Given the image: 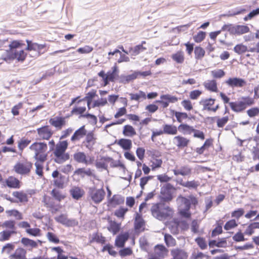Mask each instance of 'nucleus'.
Wrapping results in <instances>:
<instances>
[{
    "mask_svg": "<svg viewBox=\"0 0 259 259\" xmlns=\"http://www.w3.org/2000/svg\"><path fill=\"white\" fill-rule=\"evenodd\" d=\"M171 112L172 113V115L176 118L177 121L179 123H180V124L183 123V121L189 118L188 115L186 112H179L175 110H172Z\"/></svg>",
    "mask_w": 259,
    "mask_h": 259,
    "instance_id": "09e8293b",
    "label": "nucleus"
},
{
    "mask_svg": "<svg viewBox=\"0 0 259 259\" xmlns=\"http://www.w3.org/2000/svg\"><path fill=\"white\" fill-rule=\"evenodd\" d=\"M129 237L130 235L128 232L119 234L116 236L115 240V245L119 248L123 247Z\"/></svg>",
    "mask_w": 259,
    "mask_h": 259,
    "instance_id": "5701e85b",
    "label": "nucleus"
},
{
    "mask_svg": "<svg viewBox=\"0 0 259 259\" xmlns=\"http://www.w3.org/2000/svg\"><path fill=\"white\" fill-rule=\"evenodd\" d=\"M235 34L242 35L250 31L249 27L247 25H238L234 26L233 29Z\"/></svg>",
    "mask_w": 259,
    "mask_h": 259,
    "instance_id": "a18cd8bd",
    "label": "nucleus"
},
{
    "mask_svg": "<svg viewBox=\"0 0 259 259\" xmlns=\"http://www.w3.org/2000/svg\"><path fill=\"white\" fill-rule=\"evenodd\" d=\"M52 176L54 178L53 184L58 188L63 189L65 184V177L57 170L53 171Z\"/></svg>",
    "mask_w": 259,
    "mask_h": 259,
    "instance_id": "f3484780",
    "label": "nucleus"
},
{
    "mask_svg": "<svg viewBox=\"0 0 259 259\" xmlns=\"http://www.w3.org/2000/svg\"><path fill=\"white\" fill-rule=\"evenodd\" d=\"M97 96V91L96 90H92L86 94L85 97L82 99H79L78 102H83L84 101L92 102L93 99Z\"/></svg>",
    "mask_w": 259,
    "mask_h": 259,
    "instance_id": "4d7b16f0",
    "label": "nucleus"
},
{
    "mask_svg": "<svg viewBox=\"0 0 259 259\" xmlns=\"http://www.w3.org/2000/svg\"><path fill=\"white\" fill-rule=\"evenodd\" d=\"M7 186L11 188L19 189L21 187V182L14 176H9L6 180Z\"/></svg>",
    "mask_w": 259,
    "mask_h": 259,
    "instance_id": "bb28decb",
    "label": "nucleus"
},
{
    "mask_svg": "<svg viewBox=\"0 0 259 259\" xmlns=\"http://www.w3.org/2000/svg\"><path fill=\"white\" fill-rule=\"evenodd\" d=\"M202 110L209 112H216L220 108L219 104H215V99L211 98H203L199 102Z\"/></svg>",
    "mask_w": 259,
    "mask_h": 259,
    "instance_id": "0eeeda50",
    "label": "nucleus"
},
{
    "mask_svg": "<svg viewBox=\"0 0 259 259\" xmlns=\"http://www.w3.org/2000/svg\"><path fill=\"white\" fill-rule=\"evenodd\" d=\"M3 228L6 229L7 231L9 232H13L14 234H17L16 227V222L13 220L5 221L2 225Z\"/></svg>",
    "mask_w": 259,
    "mask_h": 259,
    "instance_id": "7c9ffc66",
    "label": "nucleus"
},
{
    "mask_svg": "<svg viewBox=\"0 0 259 259\" xmlns=\"http://www.w3.org/2000/svg\"><path fill=\"white\" fill-rule=\"evenodd\" d=\"M111 71H108L107 73L106 83L107 84H109L110 81H114L115 79L118 76L119 70L116 64L111 68Z\"/></svg>",
    "mask_w": 259,
    "mask_h": 259,
    "instance_id": "393cba45",
    "label": "nucleus"
},
{
    "mask_svg": "<svg viewBox=\"0 0 259 259\" xmlns=\"http://www.w3.org/2000/svg\"><path fill=\"white\" fill-rule=\"evenodd\" d=\"M234 51L238 55H241L247 52H251L258 54L259 58V41H258L253 47L248 48L247 46L243 43L236 45L233 49Z\"/></svg>",
    "mask_w": 259,
    "mask_h": 259,
    "instance_id": "9d476101",
    "label": "nucleus"
},
{
    "mask_svg": "<svg viewBox=\"0 0 259 259\" xmlns=\"http://www.w3.org/2000/svg\"><path fill=\"white\" fill-rule=\"evenodd\" d=\"M68 146V143L66 140L59 141L56 145L53 151L54 161L58 164H61L69 159V155L66 153Z\"/></svg>",
    "mask_w": 259,
    "mask_h": 259,
    "instance_id": "7ed1b4c3",
    "label": "nucleus"
},
{
    "mask_svg": "<svg viewBox=\"0 0 259 259\" xmlns=\"http://www.w3.org/2000/svg\"><path fill=\"white\" fill-rule=\"evenodd\" d=\"M73 157L74 160L78 163H83L85 165L91 164L94 161L93 157H87L83 152H77L75 153Z\"/></svg>",
    "mask_w": 259,
    "mask_h": 259,
    "instance_id": "dca6fc26",
    "label": "nucleus"
},
{
    "mask_svg": "<svg viewBox=\"0 0 259 259\" xmlns=\"http://www.w3.org/2000/svg\"><path fill=\"white\" fill-rule=\"evenodd\" d=\"M172 259H187L188 253L184 250L180 248H175L171 250Z\"/></svg>",
    "mask_w": 259,
    "mask_h": 259,
    "instance_id": "cd10ccee",
    "label": "nucleus"
},
{
    "mask_svg": "<svg viewBox=\"0 0 259 259\" xmlns=\"http://www.w3.org/2000/svg\"><path fill=\"white\" fill-rule=\"evenodd\" d=\"M145 222L141 215L137 213L135 221V229L137 231L142 232L144 230Z\"/></svg>",
    "mask_w": 259,
    "mask_h": 259,
    "instance_id": "72a5a7b5",
    "label": "nucleus"
},
{
    "mask_svg": "<svg viewBox=\"0 0 259 259\" xmlns=\"http://www.w3.org/2000/svg\"><path fill=\"white\" fill-rule=\"evenodd\" d=\"M124 202V197L120 195H114L109 201V204L114 207L123 204Z\"/></svg>",
    "mask_w": 259,
    "mask_h": 259,
    "instance_id": "e433bc0d",
    "label": "nucleus"
},
{
    "mask_svg": "<svg viewBox=\"0 0 259 259\" xmlns=\"http://www.w3.org/2000/svg\"><path fill=\"white\" fill-rule=\"evenodd\" d=\"M122 134L125 137H133L136 135L137 133L132 125L126 124L123 127Z\"/></svg>",
    "mask_w": 259,
    "mask_h": 259,
    "instance_id": "ea45409f",
    "label": "nucleus"
},
{
    "mask_svg": "<svg viewBox=\"0 0 259 259\" xmlns=\"http://www.w3.org/2000/svg\"><path fill=\"white\" fill-rule=\"evenodd\" d=\"M74 174L83 178L85 176H93L95 177L96 176L94 174V170L90 168L85 169L84 168H79L75 170Z\"/></svg>",
    "mask_w": 259,
    "mask_h": 259,
    "instance_id": "58836bf2",
    "label": "nucleus"
},
{
    "mask_svg": "<svg viewBox=\"0 0 259 259\" xmlns=\"http://www.w3.org/2000/svg\"><path fill=\"white\" fill-rule=\"evenodd\" d=\"M18 227L25 229L26 233L31 236L39 237L41 236V231L38 228H31L30 224L27 221H22L18 223Z\"/></svg>",
    "mask_w": 259,
    "mask_h": 259,
    "instance_id": "f8f14e48",
    "label": "nucleus"
},
{
    "mask_svg": "<svg viewBox=\"0 0 259 259\" xmlns=\"http://www.w3.org/2000/svg\"><path fill=\"white\" fill-rule=\"evenodd\" d=\"M220 96L224 104L228 103L231 109L236 113H241L248 107L252 106L255 103L254 97L242 96L237 101L230 102V98L225 93L220 92Z\"/></svg>",
    "mask_w": 259,
    "mask_h": 259,
    "instance_id": "f257e3e1",
    "label": "nucleus"
},
{
    "mask_svg": "<svg viewBox=\"0 0 259 259\" xmlns=\"http://www.w3.org/2000/svg\"><path fill=\"white\" fill-rule=\"evenodd\" d=\"M27 47L26 50L27 51L35 52L34 57H38L40 55L47 52V45L46 44H38L36 42H33L29 40H26Z\"/></svg>",
    "mask_w": 259,
    "mask_h": 259,
    "instance_id": "9b49d317",
    "label": "nucleus"
},
{
    "mask_svg": "<svg viewBox=\"0 0 259 259\" xmlns=\"http://www.w3.org/2000/svg\"><path fill=\"white\" fill-rule=\"evenodd\" d=\"M79 98L80 97L78 96L72 99L70 105H75L71 111L70 113L72 115L78 116L79 118H81L84 117L87 113V107L84 102H78Z\"/></svg>",
    "mask_w": 259,
    "mask_h": 259,
    "instance_id": "423d86ee",
    "label": "nucleus"
},
{
    "mask_svg": "<svg viewBox=\"0 0 259 259\" xmlns=\"http://www.w3.org/2000/svg\"><path fill=\"white\" fill-rule=\"evenodd\" d=\"M171 59L177 64H182L185 60L184 53L182 51H177L171 55Z\"/></svg>",
    "mask_w": 259,
    "mask_h": 259,
    "instance_id": "49530a36",
    "label": "nucleus"
},
{
    "mask_svg": "<svg viewBox=\"0 0 259 259\" xmlns=\"http://www.w3.org/2000/svg\"><path fill=\"white\" fill-rule=\"evenodd\" d=\"M39 137L44 140H49L53 136L54 133L49 125H44L36 130Z\"/></svg>",
    "mask_w": 259,
    "mask_h": 259,
    "instance_id": "a211bd4d",
    "label": "nucleus"
},
{
    "mask_svg": "<svg viewBox=\"0 0 259 259\" xmlns=\"http://www.w3.org/2000/svg\"><path fill=\"white\" fill-rule=\"evenodd\" d=\"M108 220L109 223V226L107 227L108 230L112 233L113 235L116 234L120 230L121 224L110 219H108Z\"/></svg>",
    "mask_w": 259,
    "mask_h": 259,
    "instance_id": "473e14b6",
    "label": "nucleus"
},
{
    "mask_svg": "<svg viewBox=\"0 0 259 259\" xmlns=\"http://www.w3.org/2000/svg\"><path fill=\"white\" fill-rule=\"evenodd\" d=\"M21 242L26 246H30L32 248H36L37 246V243L35 241L28 238H22Z\"/></svg>",
    "mask_w": 259,
    "mask_h": 259,
    "instance_id": "0e129e2a",
    "label": "nucleus"
},
{
    "mask_svg": "<svg viewBox=\"0 0 259 259\" xmlns=\"http://www.w3.org/2000/svg\"><path fill=\"white\" fill-rule=\"evenodd\" d=\"M97 139V136L95 132L90 131L85 136L84 140L82 142V145L89 151H92L96 143Z\"/></svg>",
    "mask_w": 259,
    "mask_h": 259,
    "instance_id": "ddd939ff",
    "label": "nucleus"
},
{
    "mask_svg": "<svg viewBox=\"0 0 259 259\" xmlns=\"http://www.w3.org/2000/svg\"><path fill=\"white\" fill-rule=\"evenodd\" d=\"M205 54V51L203 48L200 46H197L195 48L194 55L196 60H201L204 57Z\"/></svg>",
    "mask_w": 259,
    "mask_h": 259,
    "instance_id": "13d9d810",
    "label": "nucleus"
},
{
    "mask_svg": "<svg viewBox=\"0 0 259 259\" xmlns=\"http://www.w3.org/2000/svg\"><path fill=\"white\" fill-rule=\"evenodd\" d=\"M225 82L229 87L232 89L242 88L247 85V81L244 79L237 77H229Z\"/></svg>",
    "mask_w": 259,
    "mask_h": 259,
    "instance_id": "2eb2a0df",
    "label": "nucleus"
},
{
    "mask_svg": "<svg viewBox=\"0 0 259 259\" xmlns=\"http://www.w3.org/2000/svg\"><path fill=\"white\" fill-rule=\"evenodd\" d=\"M88 133L85 125L81 126L76 130L71 136L70 138L71 142L75 144L77 142L80 141L81 139L85 137Z\"/></svg>",
    "mask_w": 259,
    "mask_h": 259,
    "instance_id": "6ab92c4d",
    "label": "nucleus"
},
{
    "mask_svg": "<svg viewBox=\"0 0 259 259\" xmlns=\"http://www.w3.org/2000/svg\"><path fill=\"white\" fill-rule=\"evenodd\" d=\"M49 123L56 129L60 130L66 124V117L56 116L54 118H51L49 120Z\"/></svg>",
    "mask_w": 259,
    "mask_h": 259,
    "instance_id": "412c9836",
    "label": "nucleus"
},
{
    "mask_svg": "<svg viewBox=\"0 0 259 259\" xmlns=\"http://www.w3.org/2000/svg\"><path fill=\"white\" fill-rule=\"evenodd\" d=\"M12 195L16 199L17 202L25 203L28 201V195L23 191H14Z\"/></svg>",
    "mask_w": 259,
    "mask_h": 259,
    "instance_id": "a878e982",
    "label": "nucleus"
},
{
    "mask_svg": "<svg viewBox=\"0 0 259 259\" xmlns=\"http://www.w3.org/2000/svg\"><path fill=\"white\" fill-rule=\"evenodd\" d=\"M13 232L4 230L0 232V242H5L9 240L11 236L14 235Z\"/></svg>",
    "mask_w": 259,
    "mask_h": 259,
    "instance_id": "338daca9",
    "label": "nucleus"
},
{
    "mask_svg": "<svg viewBox=\"0 0 259 259\" xmlns=\"http://www.w3.org/2000/svg\"><path fill=\"white\" fill-rule=\"evenodd\" d=\"M152 215L159 220L165 219L173 213V210L169 206H164L159 203H156L151 207Z\"/></svg>",
    "mask_w": 259,
    "mask_h": 259,
    "instance_id": "20e7f679",
    "label": "nucleus"
},
{
    "mask_svg": "<svg viewBox=\"0 0 259 259\" xmlns=\"http://www.w3.org/2000/svg\"><path fill=\"white\" fill-rule=\"evenodd\" d=\"M11 53L13 58L21 61H23L27 56L26 53L24 52L23 50H15Z\"/></svg>",
    "mask_w": 259,
    "mask_h": 259,
    "instance_id": "6e6d98bb",
    "label": "nucleus"
},
{
    "mask_svg": "<svg viewBox=\"0 0 259 259\" xmlns=\"http://www.w3.org/2000/svg\"><path fill=\"white\" fill-rule=\"evenodd\" d=\"M55 219L57 222L67 226H72L74 224V221L68 219L67 215L64 214H60Z\"/></svg>",
    "mask_w": 259,
    "mask_h": 259,
    "instance_id": "79ce46f5",
    "label": "nucleus"
},
{
    "mask_svg": "<svg viewBox=\"0 0 259 259\" xmlns=\"http://www.w3.org/2000/svg\"><path fill=\"white\" fill-rule=\"evenodd\" d=\"M128 211V209L127 208L120 207L118 209L115 210L114 215L117 218L123 220L125 218V215Z\"/></svg>",
    "mask_w": 259,
    "mask_h": 259,
    "instance_id": "bf43d9fd",
    "label": "nucleus"
},
{
    "mask_svg": "<svg viewBox=\"0 0 259 259\" xmlns=\"http://www.w3.org/2000/svg\"><path fill=\"white\" fill-rule=\"evenodd\" d=\"M164 134L168 135H176L178 134V128L175 125L172 124H164L162 125Z\"/></svg>",
    "mask_w": 259,
    "mask_h": 259,
    "instance_id": "2f4dec72",
    "label": "nucleus"
},
{
    "mask_svg": "<svg viewBox=\"0 0 259 259\" xmlns=\"http://www.w3.org/2000/svg\"><path fill=\"white\" fill-rule=\"evenodd\" d=\"M130 96L131 100H135L136 101H140L146 99V94L142 91H140L135 94L131 93L130 94Z\"/></svg>",
    "mask_w": 259,
    "mask_h": 259,
    "instance_id": "3c124183",
    "label": "nucleus"
},
{
    "mask_svg": "<svg viewBox=\"0 0 259 259\" xmlns=\"http://www.w3.org/2000/svg\"><path fill=\"white\" fill-rule=\"evenodd\" d=\"M151 162L152 163L151 167L153 169H155L161 167L162 160L158 157L152 156L151 157Z\"/></svg>",
    "mask_w": 259,
    "mask_h": 259,
    "instance_id": "e2e57ef3",
    "label": "nucleus"
},
{
    "mask_svg": "<svg viewBox=\"0 0 259 259\" xmlns=\"http://www.w3.org/2000/svg\"><path fill=\"white\" fill-rule=\"evenodd\" d=\"M52 196L57 201L61 202L66 197V193L58 189H53L51 192Z\"/></svg>",
    "mask_w": 259,
    "mask_h": 259,
    "instance_id": "c9c22d12",
    "label": "nucleus"
},
{
    "mask_svg": "<svg viewBox=\"0 0 259 259\" xmlns=\"http://www.w3.org/2000/svg\"><path fill=\"white\" fill-rule=\"evenodd\" d=\"M102 186L103 184L102 183ZM105 192L102 187L100 189L95 188H90L89 190V196L91 200L96 204H98L102 202L105 196Z\"/></svg>",
    "mask_w": 259,
    "mask_h": 259,
    "instance_id": "6e6552de",
    "label": "nucleus"
},
{
    "mask_svg": "<svg viewBox=\"0 0 259 259\" xmlns=\"http://www.w3.org/2000/svg\"><path fill=\"white\" fill-rule=\"evenodd\" d=\"M112 160V158L110 157H102L100 161H97L96 163V166L98 168H103L105 169H107V163Z\"/></svg>",
    "mask_w": 259,
    "mask_h": 259,
    "instance_id": "8fccbe9b",
    "label": "nucleus"
},
{
    "mask_svg": "<svg viewBox=\"0 0 259 259\" xmlns=\"http://www.w3.org/2000/svg\"><path fill=\"white\" fill-rule=\"evenodd\" d=\"M45 161H39L38 160H35L34 163L35 166V173L40 178L44 176V163Z\"/></svg>",
    "mask_w": 259,
    "mask_h": 259,
    "instance_id": "603ef678",
    "label": "nucleus"
},
{
    "mask_svg": "<svg viewBox=\"0 0 259 259\" xmlns=\"http://www.w3.org/2000/svg\"><path fill=\"white\" fill-rule=\"evenodd\" d=\"M26 250L22 248L18 247L13 253L10 255L11 259H26Z\"/></svg>",
    "mask_w": 259,
    "mask_h": 259,
    "instance_id": "f704fd0d",
    "label": "nucleus"
},
{
    "mask_svg": "<svg viewBox=\"0 0 259 259\" xmlns=\"http://www.w3.org/2000/svg\"><path fill=\"white\" fill-rule=\"evenodd\" d=\"M164 242L167 247H174L177 244L175 239L169 234H164Z\"/></svg>",
    "mask_w": 259,
    "mask_h": 259,
    "instance_id": "052dcab7",
    "label": "nucleus"
},
{
    "mask_svg": "<svg viewBox=\"0 0 259 259\" xmlns=\"http://www.w3.org/2000/svg\"><path fill=\"white\" fill-rule=\"evenodd\" d=\"M70 193L73 199L78 200L82 197L84 194V192L80 188L74 187L70 189Z\"/></svg>",
    "mask_w": 259,
    "mask_h": 259,
    "instance_id": "a19ab883",
    "label": "nucleus"
},
{
    "mask_svg": "<svg viewBox=\"0 0 259 259\" xmlns=\"http://www.w3.org/2000/svg\"><path fill=\"white\" fill-rule=\"evenodd\" d=\"M208 119H210L212 121L216 119L217 125L218 127H223L229 120L228 116H225L222 117L218 116L210 117H208Z\"/></svg>",
    "mask_w": 259,
    "mask_h": 259,
    "instance_id": "37998d69",
    "label": "nucleus"
},
{
    "mask_svg": "<svg viewBox=\"0 0 259 259\" xmlns=\"http://www.w3.org/2000/svg\"><path fill=\"white\" fill-rule=\"evenodd\" d=\"M172 171L175 176H190L191 174L192 169L188 165H184L181 166L180 168L173 169Z\"/></svg>",
    "mask_w": 259,
    "mask_h": 259,
    "instance_id": "c756f323",
    "label": "nucleus"
},
{
    "mask_svg": "<svg viewBox=\"0 0 259 259\" xmlns=\"http://www.w3.org/2000/svg\"><path fill=\"white\" fill-rule=\"evenodd\" d=\"M25 44L23 43L22 40H13L11 42L9 47L11 53H13L15 50H17V49L21 48Z\"/></svg>",
    "mask_w": 259,
    "mask_h": 259,
    "instance_id": "680f3d73",
    "label": "nucleus"
},
{
    "mask_svg": "<svg viewBox=\"0 0 259 259\" xmlns=\"http://www.w3.org/2000/svg\"><path fill=\"white\" fill-rule=\"evenodd\" d=\"M190 142L189 139L181 135L176 136L174 138V143L179 149L187 147Z\"/></svg>",
    "mask_w": 259,
    "mask_h": 259,
    "instance_id": "aec40b11",
    "label": "nucleus"
},
{
    "mask_svg": "<svg viewBox=\"0 0 259 259\" xmlns=\"http://www.w3.org/2000/svg\"><path fill=\"white\" fill-rule=\"evenodd\" d=\"M160 99L161 100L157 101V102L160 103L163 108L167 107L169 103H174L178 101L177 97L169 94L161 95Z\"/></svg>",
    "mask_w": 259,
    "mask_h": 259,
    "instance_id": "4be33fe9",
    "label": "nucleus"
},
{
    "mask_svg": "<svg viewBox=\"0 0 259 259\" xmlns=\"http://www.w3.org/2000/svg\"><path fill=\"white\" fill-rule=\"evenodd\" d=\"M116 143L124 151H130L132 148V141L131 139L121 138L119 139Z\"/></svg>",
    "mask_w": 259,
    "mask_h": 259,
    "instance_id": "c85d7f7f",
    "label": "nucleus"
},
{
    "mask_svg": "<svg viewBox=\"0 0 259 259\" xmlns=\"http://www.w3.org/2000/svg\"><path fill=\"white\" fill-rule=\"evenodd\" d=\"M29 150L33 153L35 160L46 161L48 159V145L45 142H34L30 145Z\"/></svg>",
    "mask_w": 259,
    "mask_h": 259,
    "instance_id": "f03ea898",
    "label": "nucleus"
},
{
    "mask_svg": "<svg viewBox=\"0 0 259 259\" xmlns=\"http://www.w3.org/2000/svg\"><path fill=\"white\" fill-rule=\"evenodd\" d=\"M136 79V75H135V71L131 74L127 75H122L120 77L119 82L123 84L129 83L130 81H133Z\"/></svg>",
    "mask_w": 259,
    "mask_h": 259,
    "instance_id": "5fc2aeb1",
    "label": "nucleus"
},
{
    "mask_svg": "<svg viewBox=\"0 0 259 259\" xmlns=\"http://www.w3.org/2000/svg\"><path fill=\"white\" fill-rule=\"evenodd\" d=\"M33 167V163L27 160L19 161L14 165L13 170L21 176H28Z\"/></svg>",
    "mask_w": 259,
    "mask_h": 259,
    "instance_id": "39448f33",
    "label": "nucleus"
},
{
    "mask_svg": "<svg viewBox=\"0 0 259 259\" xmlns=\"http://www.w3.org/2000/svg\"><path fill=\"white\" fill-rule=\"evenodd\" d=\"M205 89L210 92L218 93L219 90L216 80L210 79L204 82L203 83Z\"/></svg>",
    "mask_w": 259,
    "mask_h": 259,
    "instance_id": "b1692460",
    "label": "nucleus"
},
{
    "mask_svg": "<svg viewBox=\"0 0 259 259\" xmlns=\"http://www.w3.org/2000/svg\"><path fill=\"white\" fill-rule=\"evenodd\" d=\"M53 197L45 195L42 200L44 206L49 209L52 213H56L62 208V205L57 203Z\"/></svg>",
    "mask_w": 259,
    "mask_h": 259,
    "instance_id": "1a4fd4ad",
    "label": "nucleus"
},
{
    "mask_svg": "<svg viewBox=\"0 0 259 259\" xmlns=\"http://www.w3.org/2000/svg\"><path fill=\"white\" fill-rule=\"evenodd\" d=\"M237 221L235 219H231L227 221L224 225V229L228 231L233 229L238 226Z\"/></svg>",
    "mask_w": 259,
    "mask_h": 259,
    "instance_id": "69168bd1",
    "label": "nucleus"
},
{
    "mask_svg": "<svg viewBox=\"0 0 259 259\" xmlns=\"http://www.w3.org/2000/svg\"><path fill=\"white\" fill-rule=\"evenodd\" d=\"M171 189H175V188L170 183H167L161 189L160 198L162 201L168 202L172 200L173 196Z\"/></svg>",
    "mask_w": 259,
    "mask_h": 259,
    "instance_id": "4468645a",
    "label": "nucleus"
},
{
    "mask_svg": "<svg viewBox=\"0 0 259 259\" xmlns=\"http://www.w3.org/2000/svg\"><path fill=\"white\" fill-rule=\"evenodd\" d=\"M206 35L205 32L199 31L196 34L193 36V38L195 42L200 43L205 39Z\"/></svg>",
    "mask_w": 259,
    "mask_h": 259,
    "instance_id": "774afa93",
    "label": "nucleus"
},
{
    "mask_svg": "<svg viewBox=\"0 0 259 259\" xmlns=\"http://www.w3.org/2000/svg\"><path fill=\"white\" fill-rule=\"evenodd\" d=\"M106 242V238L101 233H95L93 234L91 239L90 240L91 243L97 242L100 244H104Z\"/></svg>",
    "mask_w": 259,
    "mask_h": 259,
    "instance_id": "de8ad7c7",
    "label": "nucleus"
},
{
    "mask_svg": "<svg viewBox=\"0 0 259 259\" xmlns=\"http://www.w3.org/2000/svg\"><path fill=\"white\" fill-rule=\"evenodd\" d=\"M6 213L8 217H13L16 218V220H21L23 219L22 213L17 209H11L7 210Z\"/></svg>",
    "mask_w": 259,
    "mask_h": 259,
    "instance_id": "864d4df0",
    "label": "nucleus"
},
{
    "mask_svg": "<svg viewBox=\"0 0 259 259\" xmlns=\"http://www.w3.org/2000/svg\"><path fill=\"white\" fill-rule=\"evenodd\" d=\"M144 44H146L145 41H143L141 44L136 46L134 48H131L130 49V53L133 56H137L140 53L146 50L147 48L143 46Z\"/></svg>",
    "mask_w": 259,
    "mask_h": 259,
    "instance_id": "c03bdc74",
    "label": "nucleus"
},
{
    "mask_svg": "<svg viewBox=\"0 0 259 259\" xmlns=\"http://www.w3.org/2000/svg\"><path fill=\"white\" fill-rule=\"evenodd\" d=\"M178 131L184 135H190L194 131L193 126L187 123H181L178 126Z\"/></svg>",
    "mask_w": 259,
    "mask_h": 259,
    "instance_id": "4c0bfd02",
    "label": "nucleus"
}]
</instances>
